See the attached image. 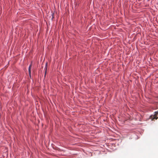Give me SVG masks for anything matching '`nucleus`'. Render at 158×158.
<instances>
[{
    "mask_svg": "<svg viewBox=\"0 0 158 158\" xmlns=\"http://www.w3.org/2000/svg\"><path fill=\"white\" fill-rule=\"evenodd\" d=\"M155 115H154V116H153V117L152 118L153 119H156L158 118L157 117H156V116L157 115V114L158 113V111L157 112V111H156L155 112Z\"/></svg>",
    "mask_w": 158,
    "mask_h": 158,
    "instance_id": "obj_1",
    "label": "nucleus"
},
{
    "mask_svg": "<svg viewBox=\"0 0 158 158\" xmlns=\"http://www.w3.org/2000/svg\"><path fill=\"white\" fill-rule=\"evenodd\" d=\"M31 64L29 66V69H28L29 74V75H30V76H31Z\"/></svg>",
    "mask_w": 158,
    "mask_h": 158,
    "instance_id": "obj_2",
    "label": "nucleus"
},
{
    "mask_svg": "<svg viewBox=\"0 0 158 158\" xmlns=\"http://www.w3.org/2000/svg\"><path fill=\"white\" fill-rule=\"evenodd\" d=\"M47 63H46V66H45V76L46 73L47 69Z\"/></svg>",
    "mask_w": 158,
    "mask_h": 158,
    "instance_id": "obj_3",
    "label": "nucleus"
},
{
    "mask_svg": "<svg viewBox=\"0 0 158 158\" xmlns=\"http://www.w3.org/2000/svg\"><path fill=\"white\" fill-rule=\"evenodd\" d=\"M54 13H52V20L53 18H54Z\"/></svg>",
    "mask_w": 158,
    "mask_h": 158,
    "instance_id": "obj_4",
    "label": "nucleus"
}]
</instances>
